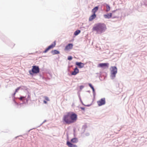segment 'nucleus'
Instances as JSON below:
<instances>
[{"mask_svg":"<svg viewBox=\"0 0 147 147\" xmlns=\"http://www.w3.org/2000/svg\"><path fill=\"white\" fill-rule=\"evenodd\" d=\"M100 5H98L96 6L92 10V13H96V12L98 10L99 8Z\"/></svg>","mask_w":147,"mask_h":147,"instance_id":"obj_20","label":"nucleus"},{"mask_svg":"<svg viewBox=\"0 0 147 147\" xmlns=\"http://www.w3.org/2000/svg\"><path fill=\"white\" fill-rule=\"evenodd\" d=\"M40 69L38 65H34L32 66L31 69L28 72L29 74L32 77L35 76L40 72Z\"/></svg>","mask_w":147,"mask_h":147,"instance_id":"obj_3","label":"nucleus"},{"mask_svg":"<svg viewBox=\"0 0 147 147\" xmlns=\"http://www.w3.org/2000/svg\"><path fill=\"white\" fill-rule=\"evenodd\" d=\"M88 86L92 89L93 94V97L94 98L96 95V92H95V90L94 86L92 85V84L90 83H88Z\"/></svg>","mask_w":147,"mask_h":147,"instance_id":"obj_14","label":"nucleus"},{"mask_svg":"<svg viewBox=\"0 0 147 147\" xmlns=\"http://www.w3.org/2000/svg\"><path fill=\"white\" fill-rule=\"evenodd\" d=\"M96 17V13H92L89 18V21H92L94 20Z\"/></svg>","mask_w":147,"mask_h":147,"instance_id":"obj_18","label":"nucleus"},{"mask_svg":"<svg viewBox=\"0 0 147 147\" xmlns=\"http://www.w3.org/2000/svg\"><path fill=\"white\" fill-rule=\"evenodd\" d=\"M110 69V77L111 79L113 80L116 77V74L117 73V68L116 66H113L111 67Z\"/></svg>","mask_w":147,"mask_h":147,"instance_id":"obj_5","label":"nucleus"},{"mask_svg":"<svg viewBox=\"0 0 147 147\" xmlns=\"http://www.w3.org/2000/svg\"><path fill=\"white\" fill-rule=\"evenodd\" d=\"M118 9H116V10H114L113 11H112V13H114L115 12L117 11Z\"/></svg>","mask_w":147,"mask_h":147,"instance_id":"obj_40","label":"nucleus"},{"mask_svg":"<svg viewBox=\"0 0 147 147\" xmlns=\"http://www.w3.org/2000/svg\"><path fill=\"white\" fill-rule=\"evenodd\" d=\"M103 4H102L101 5H100V9L101 11H103L102 7L103 6Z\"/></svg>","mask_w":147,"mask_h":147,"instance_id":"obj_36","label":"nucleus"},{"mask_svg":"<svg viewBox=\"0 0 147 147\" xmlns=\"http://www.w3.org/2000/svg\"><path fill=\"white\" fill-rule=\"evenodd\" d=\"M45 100L47 101H49L50 100L49 98L47 96H45Z\"/></svg>","mask_w":147,"mask_h":147,"instance_id":"obj_28","label":"nucleus"},{"mask_svg":"<svg viewBox=\"0 0 147 147\" xmlns=\"http://www.w3.org/2000/svg\"><path fill=\"white\" fill-rule=\"evenodd\" d=\"M73 44L72 43H69L65 47V49L67 51H69L73 48Z\"/></svg>","mask_w":147,"mask_h":147,"instance_id":"obj_13","label":"nucleus"},{"mask_svg":"<svg viewBox=\"0 0 147 147\" xmlns=\"http://www.w3.org/2000/svg\"><path fill=\"white\" fill-rule=\"evenodd\" d=\"M74 137H76V135H75V133H74Z\"/></svg>","mask_w":147,"mask_h":147,"instance_id":"obj_44","label":"nucleus"},{"mask_svg":"<svg viewBox=\"0 0 147 147\" xmlns=\"http://www.w3.org/2000/svg\"><path fill=\"white\" fill-rule=\"evenodd\" d=\"M79 72V70L76 66L74 68L73 71L71 74H68L70 76H76L78 74Z\"/></svg>","mask_w":147,"mask_h":147,"instance_id":"obj_12","label":"nucleus"},{"mask_svg":"<svg viewBox=\"0 0 147 147\" xmlns=\"http://www.w3.org/2000/svg\"><path fill=\"white\" fill-rule=\"evenodd\" d=\"M106 25L104 23H98L94 24L92 30L96 31L98 34H101L105 32L107 30Z\"/></svg>","mask_w":147,"mask_h":147,"instance_id":"obj_1","label":"nucleus"},{"mask_svg":"<svg viewBox=\"0 0 147 147\" xmlns=\"http://www.w3.org/2000/svg\"><path fill=\"white\" fill-rule=\"evenodd\" d=\"M84 135H85V136H88L90 135V134L89 133L87 132V133H85Z\"/></svg>","mask_w":147,"mask_h":147,"instance_id":"obj_31","label":"nucleus"},{"mask_svg":"<svg viewBox=\"0 0 147 147\" xmlns=\"http://www.w3.org/2000/svg\"><path fill=\"white\" fill-rule=\"evenodd\" d=\"M20 90H24L26 91L25 92H26L27 91H28V88H27V87L25 86H19Z\"/></svg>","mask_w":147,"mask_h":147,"instance_id":"obj_23","label":"nucleus"},{"mask_svg":"<svg viewBox=\"0 0 147 147\" xmlns=\"http://www.w3.org/2000/svg\"><path fill=\"white\" fill-rule=\"evenodd\" d=\"M103 7H106V9L105 11L107 12H108L110 11L111 9V7L110 5L107 3H103Z\"/></svg>","mask_w":147,"mask_h":147,"instance_id":"obj_15","label":"nucleus"},{"mask_svg":"<svg viewBox=\"0 0 147 147\" xmlns=\"http://www.w3.org/2000/svg\"><path fill=\"white\" fill-rule=\"evenodd\" d=\"M142 138V137H139L138 138V140H140Z\"/></svg>","mask_w":147,"mask_h":147,"instance_id":"obj_42","label":"nucleus"},{"mask_svg":"<svg viewBox=\"0 0 147 147\" xmlns=\"http://www.w3.org/2000/svg\"><path fill=\"white\" fill-rule=\"evenodd\" d=\"M50 49V48L49 47V46H48L43 51V53H47Z\"/></svg>","mask_w":147,"mask_h":147,"instance_id":"obj_26","label":"nucleus"},{"mask_svg":"<svg viewBox=\"0 0 147 147\" xmlns=\"http://www.w3.org/2000/svg\"><path fill=\"white\" fill-rule=\"evenodd\" d=\"M76 129L75 128L74 129L73 131L74 132V133H75Z\"/></svg>","mask_w":147,"mask_h":147,"instance_id":"obj_43","label":"nucleus"},{"mask_svg":"<svg viewBox=\"0 0 147 147\" xmlns=\"http://www.w3.org/2000/svg\"><path fill=\"white\" fill-rule=\"evenodd\" d=\"M73 59L71 55H69L68 56L67 59L69 61H71Z\"/></svg>","mask_w":147,"mask_h":147,"instance_id":"obj_27","label":"nucleus"},{"mask_svg":"<svg viewBox=\"0 0 147 147\" xmlns=\"http://www.w3.org/2000/svg\"><path fill=\"white\" fill-rule=\"evenodd\" d=\"M109 63H100L98 64L97 67L105 69L109 67Z\"/></svg>","mask_w":147,"mask_h":147,"instance_id":"obj_9","label":"nucleus"},{"mask_svg":"<svg viewBox=\"0 0 147 147\" xmlns=\"http://www.w3.org/2000/svg\"><path fill=\"white\" fill-rule=\"evenodd\" d=\"M78 142V138L74 137L72 138L70 141V142L72 143H76Z\"/></svg>","mask_w":147,"mask_h":147,"instance_id":"obj_19","label":"nucleus"},{"mask_svg":"<svg viewBox=\"0 0 147 147\" xmlns=\"http://www.w3.org/2000/svg\"><path fill=\"white\" fill-rule=\"evenodd\" d=\"M87 92L89 93H90V90H88L87 91Z\"/></svg>","mask_w":147,"mask_h":147,"instance_id":"obj_46","label":"nucleus"},{"mask_svg":"<svg viewBox=\"0 0 147 147\" xmlns=\"http://www.w3.org/2000/svg\"><path fill=\"white\" fill-rule=\"evenodd\" d=\"M97 103L99 107L105 105L106 104L105 98H101L97 101Z\"/></svg>","mask_w":147,"mask_h":147,"instance_id":"obj_10","label":"nucleus"},{"mask_svg":"<svg viewBox=\"0 0 147 147\" xmlns=\"http://www.w3.org/2000/svg\"><path fill=\"white\" fill-rule=\"evenodd\" d=\"M144 5L146 6H147V0L144 3Z\"/></svg>","mask_w":147,"mask_h":147,"instance_id":"obj_41","label":"nucleus"},{"mask_svg":"<svg viewBox=\"0 0 147 147\" xmlns=\"http://www.w3.org/2000/svg\"><path fill=\"white\" fill-rule=\"evenodd\" d=\"M68 68L69 67V65L68 66Z\"/></svg>","mask_w":147,"mask_h":147,"instance_id":"obj_51","label":"nucleus"},{"mask_svg":"<svg viewBox=\"0 0 147 147\" xmlns=\"http://www.w3.org/2000/svg\"><path fill=\"white\" fill-rule=\"evenodd\" d=\"M18 137V136H17V137H15V138H17V137Z\"/></svg>","mask_w":147,"mask_h":147,"instance_id":"obj_48","label":"nucleus"},{"mask_svg":"<svg viewBox=\"0 0 147 147\" xmlns=\"http://www.w3.org/2000/svg\"><path fill=\"white\" fill-rule=\"evenodd\" d=\"M118 16H112V17L111 18H112L113 19H114V18H118Z\"/></svg>","mask_w":147,"mask_h":147,"instance_id":"obj_38","label":"nucleus"},{"mask_svg":"<svg viewBox=\"0 0 147 147\" xmlns=\"http://www.w3.org/2000/svg\"><path fill=\"white\" fill-rule=\"evenodd\" d=\"M28 96L27 98H26V96H23L21 95H20V97L18 98V100H19V106H18H18H20V107L22 105L24 104H28V101L29 100H31V97H30V93L28 91L26 92Z\"/></svg>","mask_w":147,"mask_h":147,"instance_id":"obj_2","label":"nucleus"},{"mask_svg":"<svg viewBox=\"0 0 147 147\" xmlns=\"http://www.w3.org/2000/svg\"><path fill=\"white\" fill-rule=\"evenodd\" d=\"M77 94H78V97H79L80 101V102L82 104V105H85L83 103V102L82 100V99H81V96L80 95V93L79 91H78V92Z\"/></svg>","mask_w":147,"mask_h":147,"instance_id":"obj_25","label":"nucleus"},{"mask_svg":"<svg viewBox=\"0 0 147 147\" xmlns=\"http://www.w3.org/2000/svg\"><path fill=\"white\" fill-rule=\"evenodd\" d=\"M70 118L71 124L76 122L78 119V115L77 114L73 112H68Z\"/></svg>","mask_w":147,"mask_h":147,"instance_id":"obj_6","label":"nucleus"},{"mask_svg":"<svg viewBox=\"0 0 147 147\" xmlns=\"http://www.w3.org/2000/svg\"><path fill=\"white\" fill-rule=\"evenodd\" d=\"M24 136H27V135L26 134H25V135H24Z\"/></svg>","mask_w":147,"mask_h":147,"instance_id":"obj_47","label":"nucleus"},{"mask_svg":"<svg viewBox=\"0 0 147 147\" xmlns=\"http://www.w3.org/2000/svg\"><path fill=\"white\" fill-rule=\"evenodd\" d=\"M67 135V141L66 143V145L68 147H77V145L73 144V143H71V142H70V141L69 140V137L68 134L67 133H66Z\"/></svg>","mask_w":147,"mask_h":147,"instance_id":"obj_8","label":"nucleus"},{"mask_svg":"<svg viewBox=\"0 0 147 147\" xmlns=\"http://www.w3.org/2000/svg\"><path fill=\"white\" fill-rule=\"evenodd\" d=\"M20 90V89L19 86L18 87L15 89L14 92L11 94V96L13 98V102L15 103V105L17 106H19V100H18V98H19V97H16L15 95Z\"/></svg>","mask_w":147,"mask_h":147,"instance_id":"obj_4","label":"nucleus"},{"mask_svg":"<svg viewBox=\"0 0 147 147\" xmlns=\"http://www.w3.org/2000/svg\"><path fill=\"white\" fill-rule=\"evenodd\" d=\"M84 87V86H83V85H81L80 86V90H81L82 89H83Z\"/></svg>","mask_w":147,"mask_h":147,"instance_id":"obj_30","label":"nucleus"},{"mask_svg":"<svg viewBox=\"0 0 147 147\" xmlns=\"http://www.w3.org/2000/svg\"><path fill=\"white\" fill-rule=\"evenodd\" d=\"M43 103H44L45 104H47V101L46 100H43Z\"/></svg>","mask_w":147,"mask_h":147,"instance_id":"obj_39","label":"nucleus"},{"mask_svg":"<svg viewBox=\"0 0 147 147\" xmlns=\"http://www.w3.org/2000/svg\"><path fill=\"white\" fill-rule=\"evenodd\" d=\"M73 66V65H71V67H72Z\"/></svg>","mask_w":147,"mask_h":147,"instance_id":"obj_50","label":"nucleus"},{"mask_svg":"<svg viewBox=\"0 0 147 147\" xmlns=\"http://www.w3.org/2000/svg\"><path fill=\"white\" fill-rule=\"evenodd\" d=\"M92 105V103H91L90 104H88V105H84V106H86V107H89L90 106H91Z\"/></svg>","mask_w":147,"mask_h":147,"instance_id":"obj_35","label":"nucleus"},{"mask_svg":"<svg viewBox=\"0 0 147 147\" xmlns=\"http://www.w3.org/2000/svg\"><path fill=\"white\" fill-rule=\"evenodd\" d=\"M38 74H39V76L40 77V78H42V77L43 76H42V74H41V73H40V72L39 73H38Z\"/></svg>","mask_w":147,"mask_h":147,"instance_id":"obj_37","label":"nucleus"},{"mask_svg":"<svg viewBox=\"0 0 147 147\" xmlns=\"http://www.w3.org/2000/svg\"><path fill=\"white\" fill-rule=\"evenodd\" d=\"M85 63H82L81 62L76 61L75 63V67H77V68L81 69L84 67Z\"/></svg>","mask_w":147,"mask_h":147,"instance_id":"obj_11","label":"nucleus"},{"mask_svg":"<svg viewBox=\"0 0 147 147\" xmlns=\"http://www.w3.org/2000/svg\"><path fill=\"white\" fill-rule=\"evenodd\" d=\"M40 69V70H41V71H43L44 70L43 68L42 69Z\"/></svg>","mask_w":147,"mask_h":147,"instance_id":"obj_45","label":"nucleus"},{"mask_svg":"<svg viewBox=\"0 0 147 147\" xmlns=\"http://www.w3.org/2000/svg\"><path fill=\"white\" fill-rule=\"evenodd\" d=\"M112 13H109L103 15L105 19H109L112 17Z\"/></svg>","mask_w":147,"mask_h":147,"instance_id":"obj_16","label":"nucleus"},{"mask_svg":"<svg viewBox=\"0 0 147 147\" xmlns=\"http://www.w3.org/2000/svg\"><path fill=\"white\" fill-rule=\"evenodd\" d=\"M51 52L53 55H57L60 53V51L56 49L53 50Z\"/></svg>","mask_w":147,"mask_h":147,"instance_id":"obj_21","label":"nucleus"},{"mask_svg":"<svg viewBox=\"0 0 147 147\" xmlns=\"http://www.w3.org/2000/svg\"><path fill=\"white\" fill-rule=\"evenodd\" d=\"M56 45V41H54L51 45L49 46L51 49H53L55 46Z\"/></svg>","mask_w":147,"mask_h":147,"instance_id":"obj_24","label":"nucleus"},{"mask_svg":"<svg viewBox=\"0 0 147 147\" xmlns=\"http://www.w3.org/2000/svg\"><path fill=\"white\" fill-rule=\"evenodd\" d=\"M62 121L64 124L68 125L71 124L68 112H67L66 114L63 115L62 118Z\"/></svg>","mask_w":147,"mask_h":147,"instance_id":"obj_7","label":"nucleus"},{"mask_svg":"<svg viewBox=\"0 0 147 147\" xmlns=\"http://www.w3.org/2000/svg\"><path fill=\"white\" fill-rule=\"evenodd\" d=\"M42 79H43L44 80H45L46 81H47V80H48L47 79L46 77L44 76H43L42 77Z\"/></svg>","mask_w":147,"mask_h":147,"instance_id":"obj_29","label":"nucleus"},{"mask_svg":"<svg viewBox=\"0 0 147 147\" xmlns=\"http://www.w3.org/2000/svg\"><path fill=\"white\" fill-rule=\"evenodd\" d=\"M44 57V56H42L41 57H40L41 58H42V57Z\"/></svg>","mask_w":147,"mask_h":147,"instance_id":"obj_49","label":"nucleus"},{"mask_svg":"<svg viewBox=\"0 0 147 147\" xmlns=\"http://www.w3.org/2000/svg\"><path fill=\"white\" fill-rule=\"evenodd\" d=\"M47 121V120H44V121H43V122L41 123L39 126H38V127H40V126L43 123H45V122H46Z\"/></svg>","mask_w":147,"mask_h":147,"instance_id":"obj_34","label":"nucleus"},{"mask_svg":"<svg viewBox=\"0 0 147 147\" xmlns=\"http://www.w3.org/2000/svg\"><path fill=\"white\" fill-rule=\"evenodd\" d=\"M81 32L80 30L78 29L76 30L74 33L73 37H74L78 35Z\"/></svg>","mask_w":147,"mask_h":147,"instance_id":"obj_22","label":"nucleus"},{"mask_svg":"<svg viewBox=\"0 0 147 147\" xmlns=\"http://www.w3.org/2000/svg\"><path fill=\"white\" fill-rule=\"evenodd\" d=\"M99 79H100V80H102L103 79H102V77L101 76V74H100V76H99Z\"/></svg>","mask_w":147,"mask_h":147,"instance_id":"obj_33","label":"nucleus"},{"mask_svg":"<svg viewBox=\"0 0 147 147\" xmlns=\"http://www.w3.org/2000/svg\"><path fill=\"white\" fill-rule=\"evenodd\" d=\"M80 108L82 111H85V107H80Z\"/></svg>","mask_w":147,"mask_h":147,"instance_id":"obj_32","label":"nucleus"},{"mask_svg":"<svg viewBox=\"0 0 147 147\" xmlns=\"http://www.w3.org/2000/svg\"><path fill=\"white\" fill-rule=\"evenodd\" d=\"M88 127L87 125L86 124L83 125L81 129V134L82 135L85 132L86 129Z\"/></svg>","mask_w":147,"mask_h":147,"instance_id":"obj_17","label":"nucleus"}]
</instances>
